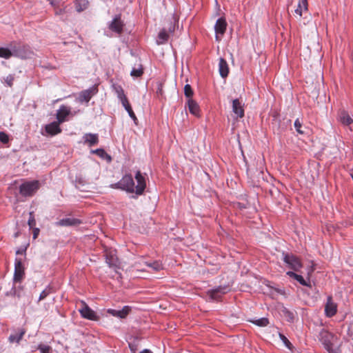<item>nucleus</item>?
<instances>
[{"instance_id": "nucleus-34", "label": "nucleus", "mask_w": 353, "mask_h": 353, "mask_svg": "<svg viewBox=\"0 0 353 353\" xmlns=\"http://www.w3.org/2000/svg\"><path fill=\"white\" fill-rule=\"evenodd\" d=\"M247 174L250 178H254L255 176H256L258 178H259L263 174V170H258V169H256L254 170L252 168H248Z\"/></svg>"}, {"instance_id": "nucleus-3", "label": "nucleus", "mask_w": 353, "mask_h": 353, "mask_svg": "<svg viewBox=\"0 0 353 353\" xmlns=\"http://www.w3.org/2000/svg\"><path fill=\"white\" fill-rule=\"evenodd\" d=\"M111 187L125 190L130 193L134 192V182L132 176L130 174L124 175L119 181L112 184Z\"/></svg>"}, {"instance_id": "nucleus-20", "label": "nucleus", "mask_w": 353, "mask_h": 353, "mask_svg": "<svg viewBox=\"0 0 353 353\" xmlns=\"http://www.w3.org/2000/svg\"><path fill=\"white\" fill-rule=\"evenodd\" d=\"M84 143L92 147L99 143V136L97 134L86 133L83 137Z\"/></svg>"}, {"instance_id": "nucleus-12", "label": "nucleus", "mask_w": 353, "mask_h": 353, "mask_svg": "<svg viewBox=\"0 0 353 353\" xmlns=\"http://www.w3.org/2000/svg\"><path fill=\"white\" fill-rule=\"evenodd\" d=\"M82 307L79 310L82 317L89 320L97 321L98 318L95 312L85 302H82Z\"/></svg>"}, {"instance_id": "nucleus-42", "label": "nucleus", "mask_w": 353, "mask_h": 353, "mask_svg": "<svg viewBox=\"0 0 353 353\" xmlns=\"http://www.w3.org/2000/svg\"><path fill=\"white\" fill-rule=\"evenodd\" d=\"M28 224L30 228H33L36 225V221L33 214V212H30V217L28 221Z\"/></svg>"}, {"instance_id": "nucleus-41", "label": "nucleus", "mask_w": 353, "mask_h": 353, "mask_svg": "<svg viewBox=\"0 0 353 353\" xmlns=\"http://www.w3.org/2000/svg\"><path fill=\"white\" fill-rule=\"evenodd\" d=\"M51 293V290L50 288H46L45 290H43L40 295H39V301H41L43 299H44L45 298H46Z\"/></svg>"}, {"instance_id": "nucleus-19", "label": "nucleus", "mask_w": 353, "mask_h": 353, "mask_svg": "<svg viewBox=\"0 0 353 353\" xmlns=\"http://www.w3.org/2000/svg\"><path fill=\"white\" fill-rule=\"evenodd\" d=\"M307 0H299L297 8L295 9L294 12L300 19L304 12H307L308 10Z\"/></svg>"}, {"instance_id": "nucleus-16", "label": "nucleus", "mask_w": 353, "mask_h": 353, "mask_svg": "<svg viewBox=\"0 0 353 353\" xmlns=\"http://www.w3.org/2000/svg\"><path fill=\"white\" fill-rule=\"evenodd\" d=\"M81 223V221L75 218H65L59 220L56 223L57 226H77Z\"/></svg>"}, {"instance_id": "nucleus-15", "label": "nucleus", "mask_w": 353, "mask_h": 353, "mask_svg": "<svg viewBox=\"0 0 353 353\" xmlns=\"http://www.w3.org/2000/svg\"><path fill=\"white\" fill-rule=\"evenodd\" d=\"M71 113L70 108L64 105H61L59 109L57 111L56 117L57 121L60 123L65 122L67 119L66 117Z\"/></svg>"}, {"instance_id": "nucleus-1", "label": "nucleus", "mask_w": 353, "mask_h": 353, "mask_svg": "<svg viewBox=\"0 0 353 353\" xmlns=\"http://www.w3.org/2000/svg\"><path fill=\"white\" fill-rule=\"evenodd\" d=\"M12 57L22 59H29L33 52L30 47L16 41L11 42Z\"/></svg>"}, {"instance_id": "nucleus-51", "label": "nucleus", "mask_w": 353, "mask_h": 353, "mask_svg": "<svg viewBox=\"0 0 353 353\" xmlns=\"http://www.w3.org/2000/svg\"><path fill=\"white\" fill-rule=\"evenodd\" d=\"M25 252H26V249H24V250H17L16 254H23Z\"/></svg>"}, {"instance_id": "nucleus-38", "label": "nucleus", "mask_w": 353, "mask_h": 353, "mask_svg": "<svg viewBox=\"0 0 353 353\" xmlns=\"http://www.w3.org/2000/svg\"><path fill=\"white\" fill-rule=\"evenodd\" d=\"M279 337H280L281 340L283 341V343H284V345L289 350H292V343H290V341L288 339V338L285 335H283L281 333H279Z\"/></svg>"}, {"instance_id": "nucleus-32", "label": "nucleus", "mask_w": 353, "mask_h": 353, "mask_svg": "<svg viewBox=\"0 0 353 353\" xmlns=\"http://www.w3.org/2000/svg\"><path fill=\"white\" fill-rule=\"evenodd\" d=\"M145 263L148 267L150 268L154 272L160 271L163 268L162 263L159 261H154L152 263L145 262Z\"/></svg>"}, {"instance_id": "nucleus-23", "label": "nucleus", "mask_w": 353, "mask_h": 353, "mask_svg": "<svg viewBox=\"0 0 353 353\" xmlns=\"http://www.w3.org/2000/svg\"><path fill=\"white\" fill-rule=\"evenodd\" d=\"M219 71L220 75L223 78H225L228 77L229 73V68L227 61L223 58L219 59Z\"/></svg>"}, {"instance_id": "nucleus-24", "label": "nucleus", "mask_w": 353, "mask_h": 353, "mask_svg": "<svg viewBox=\"0 0 353 353\" xmlns=\"http://www.w3.org/2000/svg\"><path fill=\"white\" fill-rule=\"evenodd\" d=\"M286 274L290 277L296 280L301 285L303 286L311 287L310 281H305L301 275L297 274L295 273V272L288 271L286 272Z\"/></svg>"}, {"instance_id": "nucleus-17", "label": "nucleus", "mask_w": 353, "mask_h": 353, "mask_svg": "<svg viewBox=\"0 0 353 353\" xmlns=\"http://www.w3.org/2000/svg\"><path fill=\"white\" fill-rule=\"evenodd\" d=\"M61 123L57 121H53L45 127L46 132L51 135L54 136L61 132V129L59 126Z\"/></svg>"}, {"instance_id": "nucleus-43", "label": "nucleus", "mask_w": 353, "mask_h": 353, "mask_svg": "<svg viewBox=\"0 0 353 353\" xmlns=\"http://www.w3.org/2000/svg\"><path fill=\"white\" fill-rule=\"evenodd\" d=\"M8 141V135L4 132H0V141L3 143H7Z\"/></svg>"}, {"instance_id": "nucleus-9", "label": "nucleus", "mask_w": 353, "mask_h": 353, "mask_svg": "<svg viewBox=\"0 0 353 353\" xmlns=\"http://www.w3.org/2000/svg\"><path fill=\"white\" fill-rule=\"evenodd\" d=\"M135 179L137 181V185L136 187H134V192L137 195H141L143 194L146 188V182L145 177L139 170L136 172Z\"/></svg>"}, {"instance_id": "nucleus-26", "label": "nucleus", "mask_w": 353, "mask_h": 353, "mask_svg": "<svg viewBox=\"0 0 353 353\" xmlns=\"http://www.w3.org/2000/svg\"><path fill=\"white\" fill-rule=\"evenodd\" d=\"M339 120L343 125H350L353 119L350 114L345 110L341 111L339 114Z\"/></svg>"}, {"instance_id": "nucleus-33", "label": "nucleus", "mask_w": 353, "mask_h": 353, "mask_svg": "<svg viewBox=\"0 0 353 353\" xmlns=\"http://www.w3.org/2000/svg\"><path fill=\"white\" fill-rule=\"evenodd\" d=\"M92 153L98 155L102 159H106L109 161H111V157L102 148H98L94 150H92Z\"/></svg>"}, {"instance_id": "nucleus-55", "label": "nucleus", "mask_w": 353, "mask_h": 353, "mask_svg": "<svg viewBox=\"0 0 353 353\" xmlns=\"http://www.w3.org/2000/svg\"><path fill=\"white\" fill-rule=\"evenodd\" d=\"M351 176H352V180H353V174H352Z\"/></svg>"}, {"instance_id": "nucleus-2", "label": "nucleus", "mask_w": 353, "mask_h": 353, "mask_svg": "<svg viewBox=\"0 0 353 353\" xmlns=\"http://www.w3.org/2000/svg\"><path fill=\"white\" fill-rule=\"evenodd\" d=\"M317 337L326 350H330L331 347L337 343L338 341V337L335 334L325 329H322L319 332Z\"/></svg>"}, {"instance_id": "nucleus-50", "label": "nucleus", "mask_w": 353, "mask_h": 353, "mask_svg": "<svg viewBox=\"0 0 353 353\" xmlns=\"http://www.w3.org/2000/svg\"><path fill=\"white\" fill-rule=\"evenodd\" d=\"M327 351L329 352V353H340L339 350L337 349H333V347L330 348V350H327Z\"/></svg>"}, {"instance_id": "nucleus-39", "label": "nucleus", "mask_w": 353, "mask_h": 353, "mask_svg": "<svg viewBox=\"0 0 353 353\" xmlns=\"http://www.w3.org/2000/svg\"><path fill=\"white\" fill-rule=\"evenodd\" d=\"M284 316L287 318L288 321L290 322H292L294 319V313L288 309L285 308L283 310Z\"/></svg>"}, {"instance_id": "nucleus-4", "label": "nucleus", "mask_w": 353, "mask_h": 353, "mask_svg": "<svg viewBox=\"0 0 353 353\" xmlns=\"http://www.w3.org/2000/svg\"><path fill=\"white\" fill-rule=\"evenodd\" d=\"M40 183L37 180L26 181L19 186L20 194L25 197L32 196L39 189Z\"/></svg>"}, {"instance_id": "nucleus-28", "label": "nucleus", "mask_w": 353, "mask_h": 353, "mask_svg": "<svg viewBox=\"0 0 353 353\" xmlns=\"http://www.w3.org/2000/svg\"><path fill=\"white\" fill-rule=\"evenodd\" d=\"M12 57L11 43L8 47H0V57L8 59Z\"/></svg>"}, {"instance_id": "nucleus-11", "label": "nucleus", "mask_w": 353, "mask_h": 353, "mask_svg": "<svg viewBox=\"0 0 353 353\" xmlns=\"http://www.w3.org/2000/svg\"><path fill=\"white\" fill-rule=\"evenodd\" d=\"M228 291V286H219L214 289L208 290V295L212 300H219L222 294H226Z\"/></svg>"}, {"instance_id": "nucleus-10", "label": "nucleus", "mask_w": 353, "mask_h": 353, "mask_svg": "<svg viewBox=\"0 0 353 353\" xmlns=\"http://www.w3.org/2000/svg\"><path fill=\"white\" fill-rule=\"evenodd\" d=\"M104 255L105 262L110 268H117L118 266V258L115 250L105 249Z\"/></svg>"}, {"instance_id": "nucleus-44", "label": "nucleus", "mask_w": 353, "mask_h": 353, "mask_svg": "<svg viewBox=\"0 0 353 353\" xmlns=\"http://www.w3.org/2000/svg\"><path fill=\"white\" fill-rule=\"evenodd\" d=\"M13 81H14V77L11 74L7 76L6 78L5 79L6 83L10 87H11L12 85Z\"/></svg>"}, {"instance_id": "nucleus-21", "label": "nucleus", "mask_w": 353, "mask_h": 353, "mask_svg": "<svg viewBox=\"0 0 353 353\" xmlns=\"http://www.w3.org/2000/svg\"><path fill=\"white\" fill-rule=\"evenodd\" d=\"M26 330L23 328H20L14 333L11 334L8 337V341L10 343H19L24 334H26Z\"/></svg>"}, {"instance_id": "nucleus-48", "label": "nucleus", "mask_w": 353, "mask_h": 353, "mask_svg": "<svg viewBox=\"0 0 353 353\" xmlns=\"http://www.w3.org/2000/svg\"><path fill=\"white\" fill-rule=\"evenodd\" d=\"M39 229L37 228H33V239H37L39 234Z\"/></svg>"}, {"instance_id": "nucleus-7", "label": "nucleus", "mask_w": 353, "mask_h": 353, "mask_svg": "<svg viewBox=\"0 0 353 353\" xmlns=\"http://www.w3.org/2000/svg\"><path fill=\"white\" fill-rule=\"evenodd\" d=\"M124 23L121 20V14L114 16L112 21L108 24V28L113 32L117 34H121L123 31Z\"/></svg>"}, {"instance_id": "nucleus-47", "label": "nucleus", "mask_w": 353, "mask_h": 353, "mask_svg": "<svg viewBox=\"0 0 353 353\" xmlns=\"http://www.w3.org/2000/svg\"><path fill=\"white\" fill-rule=\"evenodd\" d=\"M162 93H163V84L161 83H158L157 94H162Z\"/></svg>"}, {"instance_id": "nucleus-53", "label": "nucleus", "mask_w": 353, "mask_h": 353, "mask_svg": "<svg viewBox=\"0 0 353 353\" xmlns=\"http://www.w3.org/2000/svg\"><path fill=\"white\" fill-rule=\"evenodd\" d=\"M130 347L131 350L133 352V353H135L134 348H132V347L131 346V345H130Z\"/></svg>"}, {"instance_id": "nucleus-6", "label": "nucleus", "mask_w": 353, "mask_h": 353, "mask_svg": "<svg viewBox=\"0 0 353 353\" xmlns=\"http://www.w3.org/2000/svg\"><path fill=\"white\" fill-rule=\"evenodd\" d=\"M25 275V268L22 260L16 258L14 260V272L13 276L14 283H21Z\"/></svg>"}, {"instance_id": "nucleus-46", "label": "nucleus", "mask_w": 353, "mask_h": 353, "mask_svg": "<svg viewBox=\"0 0 353 353\" xmlns=\"http://www.w3.org/2000/svg\"><path fill=\"white\" fill-rule=\"evenodd\" d=\"M6 296H17L19 297V294H17V290L15 288L13 287L10 292L6 293Z\"/></svg>"}, {"instance_id": "nucleus-31", "label": "nucleus", "mask_w": 353, "mask_h": 353, "mask_svg": "<svg viewBox=\"0 0 353 353\" xmlns=\"http://www.w3.org/2000/svg\"><path fill=\"white\" fill-rule=\"evenodd\" d=\"M88 3L87 0H78L75 3V8L77 12H82L88 8Z\"/></svg>"}, {"instance_id": "nucleus-5", "label": "nucleus", "mask_w": 353, "mask_h": 353, "mask_svg": "<svg viewBox=\"0 0 353 353\" xmlns=\"http://www.w3.org/2000/svg\"><path fill=\"white\" fill-rule=\"evenodd\" d=\"M283 255V261L287 264L288 267L294 272H299L303 267L301 259L292 254H285Z\"/></svg>"}, {"instance_id": "nucleus-45", "label": "nucleus", "mask_w": 353, "mask_h": 353, "mask_svg": "<svg viewBox=\"0 0 353 353\" xmlns=\"http://www.w3.org/2000/svg\"><path fill=\"white\" fill-rule=\"evenodd\" d=\"M39 349L41 353H48L50 351V347L48 345H40Z\"/></svg>"}, {"instance_id": "nucleus-18", "label": "nucleus", "mask_w": 353, "mask_h": 353, "mask_svg": "<svg viewBox=\"0 0 353 353\" xmlns=\"http://www.w3.org/2000/svg\"><path fill=\"white\" fill-rule=\"evenodd\" d=\"M131 311V307L128 305L124 306L121 310H116L114 309H108V313L114 316L119 317L120 319L125 318Z\"/></svg>"}, {"instance_id": "nucleus-27", "label": "nucleus", "mask_w": 353, "mask_h": 353, "mask_svg": "<svg viewBox=\"0 0 353 353\" xmlns=\"http://www.w3.org/2000/svg\"><path fill=\"white\" fill-rule=\"evenodd\" d=\"M112 88L114 92L117 94V97L121 101V103L124 102L125 101L128 100V98L126 97L124 90L123 88L118 84H113L112 85Z\"/></svg>"}, {"instance_id": "nucleus-37", "label": "nucleus", "mask_w": 353, "mask_h": 353, "mask_svg": "<svg viewBox=\"0 0 353 353\" xmlns=\"http://www.w3.org/2000/svg\"><path fill=\"white\" fill-rule=\"evenodd\" d=\"M193 90L192 89V87L189 84H186L184 87V94L185 96L189 99H191V97L193 96Z\"/></svg>"}, {"instance_id": "nucleus-35", "label": "nucleus", "mask_w": 353, "mask_h": 353, "mask_svg": "<svg viewBox=\"0 0 353 353\" xmlns=\"http://www.w3.org/2000/svg\"><path fill=\"white\" fill-rule=\"evenodd\" d=\"M294 125V128H295L296 132L299 134H305V131L303 130L302 123L301 122V121L299 119H296L295 120Z\"/></svg>"}, {"instance_id": "nucleus-25", "label": "nucleus", "mask_w": 353, "mask_h": 353, "mask_svg": "<svg viewBox=\"0 0 353 353\" xmlns=\"http://www.w3.org/2000/svg\"><path fill=\"white\" fill-rule=\"evenodd\" d=\"M189 111L194 116H199L200 108L198 103L193 99H189L187 102Z\"/></svg>"}, {"instance_id": "nucleus-52", "label": "nucleus", "mask_w": 353, "mask_h": 353, "mask_svg": "<svg viewBox=\"0 0 353 353\" xmlns=\"http://www.w3.org/2000/svg\"><path fill=\"white\" fill-rule=\"evenodd\" d=\"M139 353H152V352L148 349H145L141 351Z\"/></svg>"}, {"instance_id": "nucleus-40", "label": "nucleus", "mask_w": 353, "mask_h": 353, "mask_svg": "<svg viewBox=\"0 0 353 353\" xmlns=\"http://www.w3.org/2000/svg\"><path fill=\"white\" fill-rule=\"evenodd\" d=\"M254 323L256 325L263 327V326H266L269 323V321H268V319L266 318H261V319L256 320L255 321H254Z\"/></svg>"}, {"instance_id": "nucleus-30", "label": "nucleus", "mask_w": 353, "mask_h": 353, "mask_svg": "<svg viewBox=\"0 0 353 353\" xmlns=\"http://www.w3.org/2000/svg\"><path fill=\"white\" fill-rule=\"evenodd\" d=\"M168 32L166 31L165 29H163L159 33L157 43L158 44H163L165 43L168 40Z\"/></svg>"}, {"instance_id": "nucleus-29", "label": "nucleus", "mask_w": 353, "mask_h": 353, "mask_svg": "<svg viewBox=\"0 0 353 353\" xmlns=\"http://www.w3.org/2000/svg\"><path fill=\"white\" fill-rule=\"evenodd\" d=\"M121 103L124 107L125 110L128 112L130 117L132 119L134 122H136V121H137V118L132 109V107L128 101V99Z\"/></svg>"}, {"instance_id": "nucleus-49", "label": "nucleus", "mask_w": 353, "mask_h": 353, "mask_svg": "<svg viewBox=\"0 0 353 353\" xmlns=\"http://www.w3.org/2000/svg\"><path fill=\"white\" fill-rule=\"evenodd\" d=\"M174 30H175V25L174 24H172V23H170L169 28H168V32L170 33H172L174 32Z\"/></svg>"}, {"instance_id": "nucleus-8", "label": "nucleus", "mask_w": 353, "mask_h": 353, "mask_svg": "<svg viewBox=\"0 0 353 353\" xmlns=\"http://www.w3.org/2000/svg\"><path fill=\"white\" fill-rule=\"evenodd\" d=\"M98 92L97 88L94 85L89 89L82 90L79 92L77 101L79 103H88L91 98Z\"/></svg>"}, {"instance_id": "nucleus-54", "label": "nucleus", "mask_w": 353, "mask_h": 353, "mask_svg": "<svg viewBox=\"0 0 353 353\" xmlns=\"http://www.w3.org/2000/svg\"><path fill=\"white\" fill-rule=\"evenodd\" d=\"M18 236V233H16L14 236L17 237Z\"/></svg>"}, {"instance_id": "nucleus-14", "label": "nucleus", "mask_w": 353, "mask_h": 353, "mask_svg": "<svg viewBox=\"0 0 353 353\" xmlns=\"http://www.w3.org/2000/svg\"><path fill=\"white\" fill-rule=\"evenodd\" d=\"M337 312V305L332 301V296H328L325 306V313L327 317L334 316Z\"/></svg>"}, {"instance_id": "nucleus-22", "label": "nucleus", "mask_w": 353, "mask_h": 353, "mask_svg": "<svg viewBox=\"0 0 353 353\" xmlns=\"http://www.w3.org/2000/svg\"><path fill=\"white\" fill-rule=\"evenodd\" d=\"M232 111L239 118L244 117V110L240 101L238 99H234L232 101Z\"/></svg>"}, {"instance_id": "nucleus-13", "label": "nucleus", "mask_w": 353, "mask_h": 353, "mask_svg": "<svg viewBox=\"0 0 353 353\" xmlns=\"http://www.w3.org/2000/svg\"><path fill=\"white\" fill-rule=\"evenodd\" d=\"M227 28V22L225 18L221 17L218 19L214 25V30L216 32V40L219 41V34L223 35Z\"/></svg>"}, {"instance_id": "nucleus-36", "label": "nucleus", "mask_w": 353, "mask_h": 353, "mask_svg": "<svg viewBox=\"0 0 353 353\" xmlns=\"http://www.w3.org/2000/svg\"><path fill=\"white\" fill-rule=\"evenodd\" d=\"M143 74V69L142 65H140L138 68H132L130 75L134 77H139Z\"/></svg>"}]
</instances>
